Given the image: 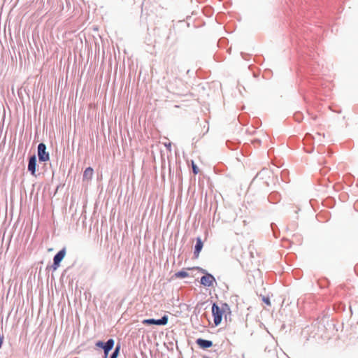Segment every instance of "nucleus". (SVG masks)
<instances>
[{
  "label": "nucleus",
  "instance_id": "412c9836",
  "mask_svg": "<svg viewBox=\"0 0 358 358\" xmlns=\"http://www.w3.org/2000/svg\"><path fill=\"white\" fill-rule=\"evenodd\" d=\"M164 145L166 147V148H167L169 150H171V143H164Z\"/></svg>",
  "mask_w": 358,
  "mask_h": 358
},
{
  "label": "nucleus",
  "instance_id": "b1692460",
  "mask_svg": "<svg viewBox=\"0 0 358 358\" xmlns=\"http://www.w3.org/2000/svg\"><path fill=\"white\" fill-rule=\"evenodd\" d=\"M107 82V86L108 87L109 85V82H110V78H108V79L106 80Z\"/></svg>",
  "mask_w": 358,
  "mask_h": 358
},
{
  "label": "nucleus",
  "instance_id": "ddd939ff",
  "mask_svg": "<svg viewBox=\"0 0 358 358\" xmlns=\"http://www.w3.org/2000/svg\"><path fill=\"white\" fill-rule=\"evenodd\" d=\"M220 307L223 315H224L225 319L227 320V316H230L231 313L229 306L227 303H221V306Z\"/></svg>",
  "mask_w": 358,
  "mask_h": 358
},
{
  "label": "nucleus",
  "instance_id": "0eeeda50",
  "mask_svg": "<svg viewBox=\"0 0 358 358\" xmlns=\"http://www.w3.org/2000/svg\"><path fill=\"white\" fill-rule=\"evenodd\" d=\"M66 254V249L65 247L59 250L53 257V261L61 264L62 261L64 259Z\"/></svg>",
  "mask_w": 358,
  "mask_h": 358
},
{
  "label": "nucleus",
  "instance_id": "6ab92c4d",
  "mask_svg": "<svg viewBox=\"0 0 358 358\" xmlns=\"http://www.w3.org/2000/svg\"><path fill=\"white\" fill-rule=\"evenodd\" d=\"M4 336L0 333V349L2 348L3 343Z\"/></svg>",
  "mask_w": 358,
  "mask_h": 358
},
{
  "label": "nucleus",
  "instance_id": "4468645a",
  "mask_svg": "<svg viewBox=\"0 0 358 358\" xmlns=\"http://www.w3.org/2000/svg\"><path fill=\"white\" fill-rule=\"evenodd\" d=\"M175 277L177 278H185L189 276V273L185 271H180L175 273Z\"/></svg>",
  "mask_w": 358,
  "mask_h": 358
},
{
  "label": "nucleus",
  "instance_id": "7ed1b4c3",
  "mask_svg": "<svg viewBox=\"0 0 358 358\" xmlns=\"http://www.w3.org/2000/svg\"><path fill=\"white\" fill-rule=\"evenodd\" d=\"M212 315L215 325L218 326L222 322L223 314L220 307L215 303L212 306Z\"/></svg>",
  "mask_w": 358,
  "mask_h": 358
},
{
  "label": "nucleus",
  "instance_id": "f3484780",
  "mask_svg": "<svg viewBox=\"0 0 358 358\" xmlns=\"http://www.w3.org/2000/svg\"><path fill=\"white\" fill-rule=\"evenodd\" d=\"M192 171L194 174H197L199 171L197 166L192 162Z\"/></svg>",
  "mask_w": 358,
  "mask_h": 358
},
{
  "label": "nucleus",
  "instance_id": "dca6fc26",
  "mask_svg": "<svg viewBox=\"0 0 358 358\" xmlns=\"http://www.w3.org/2000/svg\"><path fill=\"white\" fill-rule=\"evenodd\" d=\"M120 349V345L117 344L115 349L113 350V358H117Z\"/></svg>",
  "mask_w": 358,
  "mask_h": 358
},
{
  "label": "nucleus",
  "instance_id": "1a4fd4ad",
  "mask_svg": "<svg viewBox=\"0 0 358 358\" xmlns=\"http://www.w3.org/2000/svg\"><path fill=\"white\" fill-rule=\"evenodd\" d=\"M100 245L101 248L106 250V253L108 254V255H109L110 252L112 251V248H110V250H109V238L108 232H106L105 239H101Z\"/></svg>",
  "mask_w": 358,
  "mask_h": 358
},
{
  "label": "nucleus",
  "instance_id": "20e7f679",
  "mask_svg": "<svg viewBox=\"0 0 358 358\" xmlns=\"http://www.w3.org/2000/svg\"><path fill=\"white\" fill-rule=\"evenodd\" d=\"M201 272L205 273V275L201 278V284L205 287L213 286V283L215 282V278L214 276L208 273H206V270L204 269H201Z\"/></svg>",
  "mask_w": 358,
  "mask_h": 358
},
{
  "label": "nucleus",
  "instance_id": "a211bd4d",
  "mask_svg": "<svg viewBox=\"0 0 358 358\" xmlns=\"http://www.w3.org/2000/svg\"><path fill=\"white\" fill-rule=\"evenodd\" d=\"M108 346L109 347V350L110 351L112 350V343H113V341H112V338H110L107 340V341H106Z\"/></svg>",
  "mask_w": 358,
  "mask_h": 358
},
{
  "label": "nucleus",
  "instance_id": "393cba45",
  "mask_svg": "<svg viewBox=\"0 0 358 358\" xmlns=\"http://www.w3.org/2000/svg\"><path fill=\"white\" fill-rule=\"evenodd\" d=\"M108 131H109V132H110V131H111V127H110V125H108Z\"/></svg>",
  "mask_w": 358,
  "mask_h": 358
},
{
  "label": "nucleus",
  "instance_id": "5701e85b",
  "mask_svg": "<svg viewBox=\"0 0 358 358\" xmlns=\"http://www.w3.org/2000/svg\"><path fill=\"white\" fill-rule=\"evenodd\" d=\"M108 218H109V222H110L112 221V210L110 212Z\"/></svg>",
  "mask_w": 358,
  "mask_h": 358
},
{
  "label": "nucleus",
  "instance_id": "a878e982",
  "mask_svg": "<svg viewBox=\"0 0 358 358\" xmlns=\"http://www.w3.org/2000/svg\"><path fill=\"white\" fill-rule=\"evenodd\" d=\"M110 234H112V226H110Z\"/></svg>",
  "mask_w": 358,
  "mask_h": 358
},
{
  "label": "nucleus",
  "instance_id": "6e6552de",
  "mask_svg": "<svg viewBox=\"0 0 358 358\" xmlns=\"http://www.w3.org/2000/svg\"><path fill=\"white\" fill-rule=\"evenodd\" d=\"M203 248V242L200 237L196 238V245L194 246V256L195 258H198L199 253Z\"/></svg>",
  "mask_w": 358,
  "mask_h": 358
},
{
  "label": "nucleus",
  "instance_id": "423d86ee",
  "mask_svg": "<svg viewBox=\"0 0 358 358\" xmlns=\"http://www.w3.org/2000/svg\"><path fill=\"white\" fill-rule=\"evenodd\" d=\"M95 346L97 348L101 349L103 351V358H112V354L109 355L110 350L106 341H97L95 343Z\"/></svg>",
  "mask_w": 358,
  "mask_h": 358
},
{
  "label": "nucleus",
  "instance_id": "39448f33",
  "mask_svg": "<svg viewBox=\"0 0 358 358\" xmlns=\"http://www.w3.org/2000/svg\"><path fill=\"white\" fill-rule=\"evenodd\" d=\"M143 324L151 325L155 324L159 326L166 325L168 322V316L166 315H164L161 319L155 320V319H146L143 320Z\"/></svg>",
  "mask_w": 358,
  "mask_h": 358
},
{
  "label": "nucleus",
  "instance_id": "4be33fe9",
  "mask_svg": "<svg viewBox=\"0 0 358 358\" xmlns=\"http://www.w3.org/2000/svg\"><path fill=\"white\" fill-rule=\"evenodd\" d=\"M108 64H109L110 66H112V55L110 54L109 58H108Z\"/></svg>",
  "mask_w": 358,
  "mask_h": 358
},
{
  "label": "nucleus",
  "instance_id": "2eb2a0df",
  "mask_svg": "<svg viewBox=\"0 0 358 358\" xmlns=\"http://www.w3.org/2000/svg\"><path fill=\"white\" fill-rule=\"evenodd\" d=\"M59 266V264L53 261L52 264L50 266V268H51L52 271H55ZM46 268H49V266H48Z\"/></svg>",
  "mask_w": 358,
  "mask_h": 358
},
{
  "label": "nucleus",
  "instance_id": "cd10ccee",
  "mask_svg": "<svg viewBox=\"0 0 358 358\" xmlns=\"http://www.w3.org/2000/svg\"><path fill=\"white\" fill-rule=\"evenodd\" d=\"M203 358H208V357H203Z\"/></svg>",
  "mask_w": 358,
  "mask_h": 358
},
{
  "label": "nucleus",
  "instance_id": "aec40b11",
  "mask_svg": "<svg viewBox=\"0 0 358 358\" xmlns=\"http://www.w3.org/2000/svg\"><path fill=\"white\" fill-rule=\"evenodd\" d=\"M263 301H264V302L265 303H266L267 305H270V304H271V303H270V300H269V299H268V298H265V297H264V298H263Z\"/></svg>",
  "mask_w": 358,
  "mask_h": 358
},
{
  "label": "nucleus",
  "instance_id": "9b49d317",
  "mask_svg": "<svg viewBox=\"0 0 358 358\" xmlns=\"http://www.w3.org/2000/svg\"><path fill=\"white\" fill-rule=\"evenodd\" d=\"M196 343L199 345L200 348L203 349L208 348L213 345V342L211 341L205 340L203 338H198L196 340Z\"/></svg>",
  "mask_w": 358,
  "mask_h": 358
},
{
  "label": "nucleus",
  "instance_id": "f8f14e48",
  "mask_svg": "<svg viewBox=\"0 0 358 358\" xmlns=\"http://www.w3.org/2000/svg\"><path fill=\"white\" fill-rule=\"evenodd\" d=\"M280 194L278 192H273L268 195V200L271 203H275L280 200Z\"/></svg>",
  "mask_w": 358,
  "mask_h": 358
},
{
  "label": "nucleus",
  "instance_id": "bb28decb",
  "mask_svg": "<svg viewBox=\"0 0 358 358\" xmlns=\"http://www.w3.org/2000/svg\"><path fill=\"white\" fill-rule=\"evenodd\" d=\"M108 194H110V189H108Z\"/></svg>",
  "mask_w": 358,
  "mask_h": 358
},
{
  "label": "nucleus",
  "instance_id": "9d476101",
  "mask_svg": "<svg viewBox=\"0 0 358 358\" xmlns=\"http://www.w3.org/2000/svg\"><path fill=\"white\" fill-rule=\"evenodd\" d=\"M93 174L94 169L91 166L87 167L83 172V180L87 181L91 180L92 178Z\"/></svg>",
  "mask_w": 358,
  "mask_h": 358
},
{
  "label": "nucleus",
  "instance_id": "f257e3e1",
  "mask_svg": "<svg viewBox=\"0 0 358 358\" xmlns=\"http://www.w3.org/2000/svg\"><path fill=\"white\" fill-rule=\"evenodd\" d=\"M37 158L40 164L46 165V163L50 161V152L47 151V145L43 142L38 143L37 146Z\"/></svg>",
  "mask_w": 358,
  "mask_h": 358
},
{
  "label": "nucleus",
  "instance_id": "f03ea898",
  "mask_svg": "<svg viewBox=\"0 0 358 358\" xmlns=\"http://www.w3.org/2000/svg\"><path fill=\"white\" fill-rule=\"evenodd\" d=\"M27 171L34 177H37L36 172L38 171V164L36 154L28 156L27 158Z\"/></svg>",
  "mask_w": 358,
  "mask_h": 358
}]
</instances>
